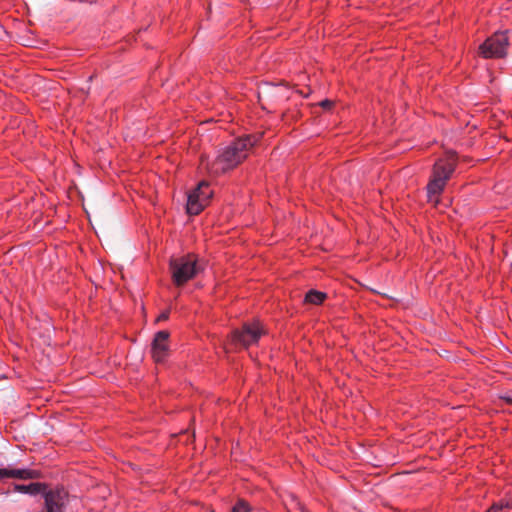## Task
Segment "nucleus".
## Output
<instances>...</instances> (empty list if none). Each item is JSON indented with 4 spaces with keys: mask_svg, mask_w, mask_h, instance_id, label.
Masks as SVG:
<instances>
[{
    "mask_svg": "<svg viewBox=\"0 0 512 512\" xmlns=\"http://www.w3.org/2000/svg\"><path fill=\"white\" fill-rule=\"evenodd\" d=\"M261 137L262 134H248L239 137L226 146L212 162L201 157V166L214 176L232 170L248 157L250 150L260 141Z\"/></svg>",
    "mask_w": 512,
    "mask_h": 512,
    "instance_id": "nucleus-1",
    "label": "nucleus"
},
{
    "mask_svg": "<svg viewBox=\"0 0 512 512\" xmlns=\"http://www.w3.org/2000/svg\"><path fill=\"white\" fill-rule=\"evenodd\" d=\"M14 491L43 497V507L38 512H64L69 502V492L63 486L50 487L46 483L33 482L27 485L15 484Z\"/></svg>",
    "mask_w": 512,
    "mask_h": 512,
    "instance_id": "nucleus-2",
    "label": "nucleus"
},
{
    "mask_svg": "<svg viewBox=\"0 0 512 512\" xmlns=\"http://www.w3.org/2000/svg\"><path fill=\"white\" fill-rule=\"evenodd\" d=\"M458 163L455 151L449 150L437 159L432 168V173L427 184V196L430 201L438 203L439 195L444 191L447 182L453 175Z\"/></svg>",
    "mask_w": 512,
    "mask_h": 512,
    "instance_id": "nucleus-3",
    "label": "nucleus"
},
{
    "mask_svg": "<svg viewBox=\"0 0 512 512\" xmlns=\"http://www.w3.org/2000/svg\"><path fill=\"white\" fill-rule=\"evenodd\" d=\"M169 270L175 286L181 287L192 280L201 270L198 256L188 253L179 257H171Z\"/></svg>",
    "mask_w": 512,
    "mask_h": 512,
    "instance_id": "nucleus-4",
    "label": "nucleus"
},
{
    "mask_svg": "<svg viewBox=\"0 0 512 512\" xmlns=\"http://www.w3.org/2000/svg\"><path fill=\"white\" fill-rule=\"evenodd\" d=\"M265 333L266 331L262 323L259 320H254L249 323H244L241 329L233 331L231 334V342L235 347L248 348L256 344Z\"/></svg>",
    "mask_w": 512,
    "mask_h": 512,
    "instance_id": "nucleus-5",
    "label": "nucleus"
},
{
    "mask_svg": "<svg viewBox=\"0 0 512 512\" xmlns=\"http://www.w3.org/2000/svg\"><path fill=\"white\" fill-rule=\"evenodd\" d=\"M508 46V32L500 31L488 37L480 45L479 51L484 58H503L507 54Z\"/></svg>",
    "mask_w": 512,
    "mask_h": 512,
    "instance_id": "nucleus-6",
    "label": "nucleus"
},
{
    "mask_svg": "<svg viewBox=\"0 0 512 512\" xmlns=\"http://www.w3.org/2000/svg\"><path fill=\"white\" fill-rule=\"evenodd\" d=\"M212 195L213 191L209 183L206 181L200 182L188 195L187 212L191 215H198L209 204Z\"/></svg>",
    "mask_w": 512,
    "mask_h": 512,
    "instance_id": "nucleus-7",
    "label": "nucleus"
},
{
    "mask_svg": "<svg viewBox=\"0 0 512 512\" xmlns=\"http://www.w3.org/2000/svg\"><path fill=\"white\" fill-rule=\"evenodd\" d=\"M169 332L159 331L151 344V355L156 363H163L169 356Z\"/></svg>",
    "mask_w": 512,
    "mask_h": 512,
    "instance_id": "nucleus-8",
    "label": "nucleus"
},
{
    "mask_svg": "<svg viewBox=\"0 0 512 512\" xmlns=\"http://www.w3.org/2000/svg\"><path fill=\"white\" fill-rule=\"evenodd\" d=\"M10 478L21 480H32L40 478V472L32 469H11L9 468Z\"/></svg>",
    "mask_w": 512,
    "mask_h": 512,
    "instance_id": "nucleus-9",
    "label": "nucleus"
},
{
    "mask_svg": "<svg viewBox=\"0 0 512 512\" xmlns=\"http://www.w3.org/2000/svg\"><path fill=\"white\" fill-rule=\"evenodd\" d=\"M327 298V294L318 290L311 289L305 295V303L320 305Z\"/></svg>",
    "mask_w": 512,
    "mask_h": 512,
    "instance_id": "nucleus-10",
    "label": "nucleus"
},
{
    "mask_svg": "<svg viewBox=\"0 0 512 512\" xmlns=\"http://www.w3.org/2000/svg\"><path fill=\"white\" fill-rule=\"evenodd\" d=\"M487 512H512V503L509 501H500L493 504Z\"/></svg>",
    "mask_w": 512,
    "mask_h": 512,
    "instance_id": "nucleus-11",
    "label": "nucleus"
},
{
    "mask_svg": "<svg viewBox=\"0 0 512 512\" xmlns=\"http://www.w3.org/2000/svg\"><path fill=\"white\" fill-rule=\"evenodd\" d=\"M231 512H251L249 504L244 500H239L232 508Z\"/></svg>",
    "mask_w": 512,
    "mask_h": 512,
    "instance_id": "nucleus-12",
    "label": "nucleus"
},
{
    "mask_svg": "<svg viewBox=\"0 0 512 512\" xmlns=\"http://www.w3.org/2000/svg\"><path fill=\"white\" fill-rule=\"evenodd\" d=\"M5 478H10L9 468H0V481Z\"/></svg>",
    "mask_w": 512,
    "mask_h": 512,
    "instance_id": "nucleus-13",
    "label": "nucleus"
},
{
    "mask_svg": "<svg viewBox=\"0 0 512 512\" xmlns=\"http://www.w3.org/2000/svg\"><path fill=\"white\" fill-rule=\"evenodd\" d=\"M169 318V311H163L156 319L157 322L166 321Z\"/></svg>",
    "mask_w": 512,
    "mask_h": 512,
    "instance_id": "nucleus-14",
    "label": "nucleus"
},
{
    "mask_svg": "<svg viewBox=\"0 0 512 512\" xmlns=\"http://www.w3.org/2000/svg\"><path fill=\"white\" fill-rule=\"evenodd\" d=\"M332 105L330 100H323L320 102V106L323 108H329Z\"/></svg>",
    "mask_w": 512,
    "mask_h": 512,
    "instance_id": "nucleus-15",
    "label": "nucleus"
},
{
    "mask_svg": "<svg viewBox=\"0 0 512 512\" xmlns=\"http://www.w3.org/2000/svg\"><path fill=\"white\" fill-rule=\"evenodd\" d=\"M501 399L504 400L507 404H512V395L501 396Z\"/></svg>",
    "mask_w": 512,
    "mask_h": 512,
    "instance_id": "nucleus-16",
    "label": "nucleus"
}]
</instances>
